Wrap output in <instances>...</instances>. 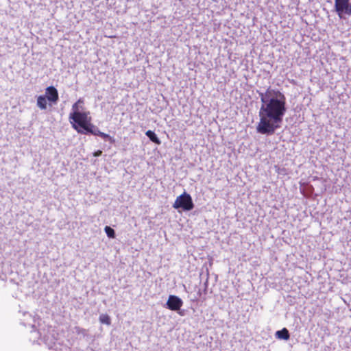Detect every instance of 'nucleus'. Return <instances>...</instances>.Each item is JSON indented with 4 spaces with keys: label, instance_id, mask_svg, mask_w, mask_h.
<instances>
[{
    "label": "nucleus",
    "instance_id": "nucleus-1",
    "mask_svg": "<svg viewBox=\"0 0 351 351\" xmlns=\"http://www.w3.org/2000/svg\"><path fill=\"white\" fill-rule=\"evenodd\" d=\"M261 106L256 126L258 133L272 135L281 127L287 112L286 97L280 90L267 88L265 92L258 91Z\"/></svg>",
    "mask_w": 351,
    "mask_h": 351
},
{
    "label": "nucleus",
    "instance_id": "nucleus-2",
    "mask_svg": "<svg viewBox=\"0 0 351 351\" xmlns=\"http://www.w3.org/2000/svg\"><path fill=\"white\" fill-rule=\"evenodd\" d=\"M194 206L191 195L186 192L178 196L173 204L175 209H181L183 211H190L193 209Z\"/></svg>",
    "mask_w": 351,
    "mask_h": 351
},
{
    "label": "nucleus",
    "instance_id": "nucleus-3",
    "mask_svg": "<svg viewBox=\"0 0 351 351\" xmlns=\"http://www.w3.org/2000/svg\"><path fill=\"white\" fill-rule=\"evenodd\" d=\"M335 10L341 19L351 16V3L350 0H335Z\"/></svg>",
    "mask_w": 351,
    "mask_h": 351
},
{
    "label": "nucleus",
    "instance_id": "nucleus-4",
    "mask_svg": "<svg viewBox=\"0 0 351 351\" xmlns=\"http://www.w3.org/2000/svg\"><path fill=\"white\" fill-rule=\"evenodd\" d=\"M88 111H81L75 114H69V119L73 129H77L79 125L87 123L91 121V117H88Z\"/></svg>",
    "mask_w": 351,
    "mask_h": 351
},
{
    "label": "nucleus",
    "instance_id": "nucleus-5",
    "mask_svg": "<svg viewBox=\"0 0 351 351\" xmlns=\"http://www.w3.org/2000/svg\"><path fill=\"white\" fill-rule=\"evenodd\" d=\"M182 305L183 301L181 298L175 295H170L165 306L171 311L177 312L180 315H183V313L180 311Z\"/></svg>",
    "mask_w": 351,
    "mask_h": 351
},
{
    "label": "nucleus",
    "instance_id": "nucleus-6",
    "mask_svg": "<svg viewBox=\"0 0 351 351\" xmlns=\"http://www.w3.org/2000/svg\"><path fill=\"white\" fill-rule=\"evenodd\" d=\"M46 99H47L50 102L53 104H56L58 101L59 97H58V93L57 89L53 86H49L46 88Z\"/></svg>",
    "mask_w": 351,
    "mask_h": 351
},
{
    "label": "nucleus",
    "instance_id": "nucleus-7",
    "mask_svg": "<svg viewBox=\"0 0 351 351\" xmlns=\"http://www.w3.org/2000/svg\"><path fill=\"white\" fill-rule=\"evenodd\" d=\"M93 125L90 121H88L87 123H84L79 125V128L75 129L79 134H91Z\"/></svg>",
    "mask_w": 351,
    "mask_h": 351
},
{
    "label": "nucleus",
    "instance_id": "nucleus-8",
    "mask_svg": "<svg viewBox=\"0 0 351 351\" xmlns=\"http://www.w3.org/2000/svg\"><path fill=\"white\" fill-rule=\"evenodd\" d=\"M276 337L279 339L288 340L290 337V335L289 330L286 328H284L276 332Z\"/></svg>",
    "mask_w": 351,
    "mask_h": 351
},
{
    "label": "nucleus",
    "instance_id": "nucleus-9",
    "mask_svg": "<svg viewBox=\"0 0 351 351\" xmlns=\"http://www.w3.org/2000/svg\"><path fill=\"white\" fill-rule=\"evenodd\" d=\"M145 135L149 138V139L152 142H153L157 145H160L161 143L160 140L159 139V138L157 136V135L156 134V133L154 131L147 130L145 132Z\"/></svg>",
    "mask_w": 351,
    "mask_h": 351
},
{
    "label": "nucleus",
    "instance_id": "nucleus-10",
    "mask_svg": "<svg viewBox=\"0 0 351 351\" xmlns=\"http://www.w3.org/2000/svg\"><path fill=\"white\" fill-rule=\"evenodd\" d=\"M47 99L45 95H40L37 98V106L41 109V110H45L47 109Z\"/></svg>",
    "mask_w": 351,
    "mask_h": 351
},
{
    "label": "nucleus",
    "instance_id": "nucleus-11",
    "mask_svg": "<svg viewBox=\"0 0 351 351\" xmlns=\"http://www.w3.org/2000/svg\"><path fill=\"white\" fill-rule=\"evenodd\" d=\"M104 230H105V232L106 234V235L109 237V238H114L115 237V231L113 228H112L110 226H106L105 228H104Z\"/></svg>",
    "mask_w": 351,
    "mask_h": 351
},
{
    "label": "nucleus",
    "instance_id": "nucleus-12",
    "mask_svg": "<svg viewBox=\"0 0 351 351\" xmlns=\"http://www.w3.org/2000/svg\"><path fill=\"white\" fill-rule=\"evenodd\" d=\"M99 321L101 323L110 325V318L108 315H101L99 317Z\"/></svg>",
    "mask_w": 351,
    "mask_h": 351
},
{
    "label": "nucleus",
    "instance_id": "nucleus-13",
    "mask_svg": "<svg viewBox=\"0 0 351 351\" xmlns=\"http://www.w3.org/2000/svg\"><path fill=\"white\" fill-rule=\"evenodd\" d=\"M80 109H83L82 106H80L77 104L75 103L72 106V112L70 114H75L77 112H81Z\"/></svg>",
    "mask_w": 351,
    "mask_h": 351
},
{
    "label": "nucleus",
    "instance_id": "nucleus-14",
    "mask_svg": "<svg viewBox=\"0 0 351 351\" xmlns=\"http://www.w3.org/2000/svg\"><path fill=\"white\" fill-rule=\"evenodd\" d=\"M75 332L78 335H82L83 336H86L87 335L86 330L80 327H75Z\"/></svg>",
    "mask_w": 351,
    "mask_h": 351
},
{
    "label": "nucleus",
    "instance_id": "nucleus-15",
    "mask_svg": "<svg viewBox=\"0 0 351 351\" xmlns=\"http://www.w3.org/2000/svg\"><path fill=\"white\" fill-rule=\"evenodd\" d=\"M100 133H101V131L99 130V128L97 126L93 125L91 134L99 136Z\"/></svg>",
    "mask_w": 351,
    "mask_h": 351
},
{
    "label": "nucleus",
    "instance_id": "nucleus-16",
    "mask_svg": "<svg viewBox=\"0 0 351 351\" xmlns=\"http://www.w3.org/2000/svg\"><path fill=\"white\" fill-rule=\"evenodd\" d=\"M99 136L101 137L102 138H104L105 140H110L112 138L111 136L109 134H106V133L102 132H101V133H100Z\"/></svg>",
    "mask_w": 351,
    "mask_h": 351
},
{
    "label": "nucleus",
    "instance_id": "nucleus-17",
    "mask_svg": "<svg viewBox=\"0 0 351 351\" xmlns=\"http://www.w3.org/2000/svg\"><path fill=\"white\" fill-rule=\"evenodd\" d=\"M102 154V151L97 150L93 153V156L95 157L100 156Z\"/></svg>",
    "mask_w": 351,
    "mask_h": 351
},
{
    "label": "nucleus",
    "instance_id": "nucleus-18",
    "mask_svg": "<svg viewBox=\"0 0 351 351\" xmlns=\"http://www.w3.org/2000/svg\"><path fill=\"white\" fill-rule=\"evenodd\" d=\"M75 103H76V104H77L80 106V104H83V103H84V100H83V99L80 98V99L77 100V102H75Z\"/></svg>",
    "mask_w": 351,
    "mask_h": 351
},
{
    "label": "nucleus",
    "instance_id": "nucleus-19",
    "mask_svg": "<svg viewBox=\"0 0 351 351\" xmlns=\"http://www.w3.org/2000/svg\"><path fill=\"white\" fill-rule=\"evenodd\" d=\"M207 283H208V279L206 280V282H205V287H207Z\"/></svg>",
    "mask_w": 351,
    "mask_h": 351
},
{
    "label": "nucleus",
    "instance_id": "nucleus-20",
    "mask_svg": "<svg viewBox=\"0 0 351 351\" xmlns=\"http://www.w3.org/2000/svg\"><path fill=\"white\" fill-rule=\"evenodd\" d=\"M213 2L215 3H217L219 1V0H212Z\"/></svg>",
    "mask_w": 351,
    "mask_h": 351
}]
</instances>
